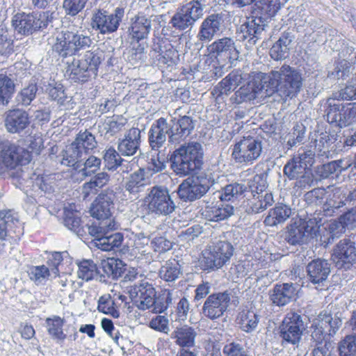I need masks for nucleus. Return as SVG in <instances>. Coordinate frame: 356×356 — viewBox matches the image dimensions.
Here are the masks:
<instances>
[{
	"label": "nucleus",
	"instance_id": "nucleus-1",
	"mask_svg": "<svg viewBox=\"0 0 356 356\" xmlns=\"http://www.w3.org/2000/svg\"><path fill=\"white\" fill-rule=\"evenodd\" d=\"M195 126V121L188 115L174 118L170 122L161 117L152 124L148 131L149 145L152 150L159 151L164 146L167 138L172 144H179L191 134Z\"/></svg>",
	"mask_w": 356,
	"mask_h": 356
},
{
	"label": "nucleus",
	"instance_id": "nucleus-2",
	"mask_svg": "<svg viewBox=\"0 0 356 356\" xmlns=\"http://www.w3.org/2000/svg\"><path fill=\"white\" fill-rule=\"evenodd\" d=\"M342 325L341 313L323 311L315 318L309 327L311 338L316 343L312 356H331L334 348L331 341Z\"/></svg>",
	"mask_w": 356,
	"mask_h": 356
},
{
	"label": "nucleus",
	"instance_id": "nucleus-3",
	"mask_svg": "<svg viewBox=\"0 0 356 356\" xmlns=\"http://www.w3.org/2000/svg\"><path fill=\"white\" fill-rule=\"evenodd\" d=\"M261 74L266 95L277 93L284 102L297 96L302 87V77L300 71L287 65L268 74Z\"/></svg>",
	"mask_w": 356,
	"mask_h": 356
},
{
	"label": "nucleus",
	"instance_id": "nucleus-4",
	"mask_svg": "<svg viewBox=\"0 0 356 356\" xmlns=\"http://www.w3.org/2000/svg\"><path fill=\"white\" fill-rule=\"evenodd\" d=\"M315 162V153L311 149H299L284 166L283 173L289 180H295L296 191L309 189L318 181L311 167Z\"/></svg>",
	"mask_w": 356,
	"mask_h": 356
},
{
	"label": "nucleus",
	"instance_id": "nucleus-5",
	"mask_svg": "<svg viewBox=\"0 0 356 356\" xmlns=\"http://www.w3.org/2000/svg\"><path fill=\"white\" fill-rule=\"evenodd\" d=\"M203 150L197 142L181 145L170 155V162L172 170L179 176H186L200 169L202 165Z\"/></svg>",
	"mask_w": 356,
	"mask_h": 356
},
{
	"label": "nucleus",
	"instance_id": "nucleus-6",
	"mask_svg": "<svg viewBox=\"0 0 356 356\" xmlns=\"http://www.w3.org/2000/svg\"><path fill=\"white\" fill-rule=\"evenodd\" d=\"M92 44L91 37L83 31L66 29L57 35L52 50L59 57L65 58L79 54Z\"/></svg>",
	"mask_w": 356,
	"mask_h": 356
},
{
	"label": "nucleus",
	"instance_id": "nucleus-7",
	"mask_svg": "<svg viewBox=\"0 0 356 356\" xmlns=\"http://www.w3.org/2000/svg\"><path fill=\"white\" fill-rule=\"evenodd\" d=\"M92 44L91 37L83 31L66 29L57 35L52 50L59 57L65 58L79 54Z\"/></svg>",
	"mask_w": 356,
	"mask_h": 356
},
{
	"label": "nucleus",
	"instance_id": "nucleus-8",
	"mask_svg": "<svg viewBox=\"0 0 356 356\" xmlns=\"http://www.w3.org/2000/svg\"><path fill=\"white\" fill-rule=\"evenodd\" d=\"M174 193L164 186L156 185L148 189L145 198L147 213L155 217H164L174 213L179 204Z\"/></svg>",
	"mask_w": 356,
	"mask_h": 356
},
{
	"label": "nucleus",
	"instance_id": "nucleus-9",
	"mask_svg": "<svg viewBox=\"0 0 356 356\" xmlns=\"http://www.w3.org/2000/svg\"><path fill=\"white\" fill-rule=\"evenodd\" d=\"M234 248L227 241L212 242L202 252L200 260L203 270L216 271L227 265L233 256Z\"/></svg>",
	"mask_w": 356,
	"mask_h": 356
},
{
	"label": "nucleus",
	"instance_id": "nucleus-10",
	"mask_svg": "<svg viewBox=\"0 0 356 356\" xmlns=\"http://www.w3.org/2000/svg\"><path fill=\"white\" fill-rule=\"evenodd\" d=\"M52 13L49 11H33L17 13L12 19L15 31L22 35L29 36L42 31L52 21Z\"/></svg>",
	"mask_w": 356,
	"mask_h": 356
},
{
	"label": "nucleus",
	"instance_id": "nucleus-11",
	"mask_svg": "<svg viewBox=\"0 0 356 356\" xmlns=\"http://www.w3.org/2000/svg\"><path fill=\"white\" fill-rule=\"evenodd\" d=\"M267 178L268 172L265 171L243 182L227 184L222 189L220 198L222 201L228 202L241 196H248L249 193L261 191L268 186Z\"/></svg>",
	"mask_w": 356,
	"mask_h": 356
},
{
	"label": "nucleus",
	"instance_id": "nucleus-12",
	"mask_svg": "<svg viewBox=\"0 0 356 356\" xmlns=\"http://www.w3.org/2000/svg\"><path fill=\"white\" fill-rule=\"evenodd\" d=\"M97 147L95 136L88 129L80 131L75 140L66 146L62 164H74L77 159L90 154Z\"/></svg>",
	"mask_w": 356,
	"mask_h": 356
},
{
	"label": "nucleus",
	"instance_id": "nucleus-13",
	"mask_svg": "<svg viewBox=\"0 0 356 356\" xmlns=\"http://www.w3.org/2000/svg\"><path fill=\"white\" fill-rule=\"evenodd\" d=\"M305 330L303 316L300 313H287L278 327V335L282 345L298 346Z\"/></svg>",
	"mask_w": 356,
	"mask_h": 356
},
{
	"label": "nucleus",
	"instance_id": "nucleus-14",
	"mask_svg": "<svg viewBox=\"0 0 356 356\" xmlns=\"http://www.w3.org/2000/svg\"><path fill=\"white\" fill-rule=\"evenodd\" d=\"M337 94L334 98H329L326 102L325 117L327 122L334 127L343 128L356 121V104H343L336 102L339 99Z\"/></svg>",
	"mask_w": 356,
	"mask_h": 356
},
{
	"label": "nucleus",
	"instance_id": "nucleus-15",
	"mask_svg": "<svg viewBox=\"0 0 356 356\" xmlns=\"http://www.w3.org/2000/svg\"><path fill=\"white\" fill-rule=\"evenodd\" d=\"M124 15L122 7H117L113 12L99 9L92 14L90 26L98 33L111 34L118 31Z\"/></svg>",
	"mask_w": 356,
	"mask_h": 356
},
{
	"label": "nucleus",
	"instance_id": "nucleus-16",
	"mask_svg": "<svg viewBox=\"0 0 356 356\" xmlns=\"http://www.w3.org/2000/svg\"><path fill=\"white\" fill-rule=\"evenodd\" d=\"M263 152V141L258 137H247L234 145L232 156L236 163L251 165L257 160Z\"/></svg>",
	"mask_w": 356,
	"mask_h": 356
},
{
	"label": "nucleus",
	"instance_id": "nucleus-17",
	"mask_svg": "<svg viewBox=\"0 0 356 356\" xmlns=\"http://www.w3.org/2000/svg\"><path fill=\"white\" fill-rule=\"evenodd\" d=\"M212 181L204 175L188 177L177 187L176 193L184 202H193L204 195Z\"/></svg>",
	"mask_w": 356,
	"mask_h": 356
},
{
	"label": "nucleus",
	"instance_id": "nucleus-18",
	"mask_svg": "<svg viewBox=\"0 0 356 356\" xmlns=\"http://www.w3.org/2000/svg\"><path fill=\"white\" fill-rule=\"evenodd\" d=\"M207 51L218 65L231 67L239 57L234 41L228 37L218 39L207 47Z\"/></svg>",
	"mask_w": 356,
	"mask_h": 356
},
{
	"label": "nucleus",
	"instance_id": "nucleus-19",
	"mask_svg": "<svg viewBox=\"0 0 356 356\" xmlns=\"http://www.w3.org/2000/svg\"><path fill=\"white\" fill-rule=\"evenodd\" d=\"M266 26L265 23L259 22L257 19L253 17L252 15L237 28L236 40L243 42L246 49H250L261 38Z\"/></svg>",
	"mask_w": 356,
	"mask_h": 356
},
{
	"label": "nucleus",
	"instance_id": "nucleus-20",
	"mask_svg": "<svg viewBox=\"0 0 356 356\" xmlns=\"http://www.w3.org/2000/svg\"><path fill=\"white\" fill-rule=\"evenodd\" d=\"M31 160V152L24 148L10 143L3 145L0 152V163L2 165V172L5 168L13 169L19 165H26Z\"/></svg>",
	"mask_w": 356,
	"mask_h": 356
},
{
	"label": "nucleus",
	"instance_id": "nucleus-21",
	"mask_svg": "<svg viewBox=\"0 0 356 356\" xmlns=\"http://www.w3.org/2000/svg\"><path fill=\"white\" fill-rule=\"evenodd\" d=\"M231 301V293L228 291L214 293L205 300L201 314L210 320H216L223 316Z\"/></svg>",
	"mask_w": 356,
	"mask_h": 356
},
{
	"label": "nucleus",
	"instance_id": "nucleus-22",
	"mask_svg": "<svg viewBox=\"0 0 356 356\" xmlns=\"http://www.w3.org/2000/svg\"><path fill=\"white\" fill-rule=\"evenodd\" d=\"M332 259L338 269H350L356 264L355 243L350 238L340 240L333 249Z\"/></svg>",
	"mask_w": 356,
	"mask_h": 356
},
{
	"label": "nucleus",
	"instance_id": "nucleus-23",
	"mask_svg": "<svg viewBox=\"0 0 356 356\" xmlns=\"http://www.w3.org/2000/svg\"><path fill=\"white\" fill-rule=\"evenodd\" d=\"M115 195L113 191H102L92 203L90 208L91 216L98 220L106 222H115L112 218Z\"/></svg>",
	"mask_w": 356,
	"mask_h": 356
},
{
	"label": "nucleus",
	"instance_id": "nucleus-24",
	"mask_svg": "<svg viewBox=\"0 0 356 356\" xmlns=\"http://www.w3.org/2000/svg\"><path fill=\"white\" fill-rule=\"evenodd\" d=\"M129 293L134 304L140 310L152 308L156 296L153 285L146 281L131 286Z\"/></svg>",
	"mask_w": 356,
	"mask_h": 356
},
{
	"label": "nucleus",
	"instance_id": "nucleus-25",
	"mask_svg": "<svg viewBox=\"0 0 356 356\" xmlns=\"http://www.w3.org/2000/svg\"><path fill=\"white\" fill-rule=\"evenodd\" d=\"M262 74H259L252 81L248 82L246 86L241 87L230 97L232 104H240L245 102L254 100L260 97H266V87L263 82Z\"/></svg>",
	"mask_w": 356,
	"mask_h": 356
},
{
	"label": "nucleus",
	"instance_id": "nucleus-26",
	"mask_svg": "<svg viewBox=\"0 0 356 356\" xmlns=\"http://www.w3.org/2000/svg\"><path fill=\"white\" fill-rule=\"evenodd\" d=\"M154 54L153 56L158 61L161 67H172L179 60L178 51L168 42L163 39H154L152 47Z\"/></svg>",
	"mask_w": 356,
	"mask_h": 356
},
{
	"label": "nucleus",
	"instance_id": "nucleus-27",
	"mask_svg": "<svg viewBox=\"0 0 356 356\" xmlns=\"http://www.w3.org/2000/svg\"><path fill=\"white\" fill-rule=\"evenodd\" d=\"M223 30V19L220 14L208 15L201 23L197 38L204 43L211 42L216 36L220 35Z\"/></svg>",
	"mask_w": 356,
	"mask_h": 356
},
{
	"label": "nucleus",
	"instance_id": "nucleus-28",
	"mask_svg": "<svg viewBox=\"0 0 356 356\" xmlns=\"http://www.w3.org/2000/svg\"><path fill=\"white\" fill-rule=\"evenodd\" d=\"M141 145V130L132 127L124 134L123 138L117 141V149L123 156H134L140 150Z\"/></svg>",
	"mask_w": 356,
	"mask_h": 356
},
{
	"label": "nucleus",
	"instance_id": "nucleus-29",
	"mask_svg": "<svg viewBox=\"0 0 356 356\" xmlns=\"http://www.w3.org/2000/svg\"><path fill=\"white\" fill-rule=\"evenodd\" d=\"M152 30V22L149 17L143 13H138L131 19L128 32L132 43L136 41L144 42Z\"/></svg>",
	"mask_w": 356,
	"mask_h": 356
},
{
	"label": "nucleus",
	"instance_id": "nucleus-30",
	"mask_svg": "<svg viewBox=\"0 0 356 356\" xmlns=\"http://www.w3.org/2000/svg\"><path fill=\"white\" fill-rule=\"evenodd\" d=\"M29 113L19 108L10 110L6 113L5 127L11 134H20L30 124Z\"/></svg>",
	"mask_w": 356,
	"mask_h": 356
},
{
	"label": "nucleus",
	"instance_id": "nucleus-31",
	"mask_svg": "<svg viewBox=\"0 0 356 356\" xmlns=\"http://www.w3.org/2000/svg\"><path fill=\"white\" fill-rule=\"evenodd\" d=\"M18 218L11 210L0 211V254L4 251L5 241H7L8 233H19L20 227Z\"/></svg>",
	"mask_w": 356,
	"mask_h": 356
},
{
	"label": "nucleus",
	"instance_id": "nucleus-32",
	"mask_svg": "<svg viewBox=\"0 0 356 356\" xmlns=\"http://www.w3.org/2000/svg\"><path fill=\"white\" fill-rule=\"evenodd\" d=\"M307 278L313 284H323L330 273V264L325 259H316L306 267Z\"/></svg>",
	"mask_w": 356,
	"mask_h": 356
},
{
	"label": "nucleus",
	"instance_id": "nucleus-33",
	"mask_svg": "<svg viewBox=\"0 0 356 356\" xmlns=\"http://www.w3.org/2000/svg\"><path fill=\"white\" fill-rule=\"evenodd\" d=\"M296 288L293 283L276 284L270 291V300L277 307H284L296 299Z\"/></svg>",
	"mask_w": 356,
	"mask_h": 356
},
{
	"label": "nucleus",
	"instance_id": "nucleus-34",
	"mask_svg": "<svg viewBox=\"0 0 356 356\" xmlns=\"http://www.w3.org/2000/svg\"><path fill=\"white\" fill-rule=\"evenodd\" d=\"M280 8V0H260L254 3L252 15L253 17L257 19L259 22L268 24Z\"/></svg>",
	"mask_w": 356,
	"mask_h": 356
},
{
	"label": "nucleus",
	"instance_id": "nucleus-35",
	"mask_svg": "<svg viewBox=\"0 0 356 356\" xmlns=\"http://www.w3.org/2000/svg\"><path fill=\"white\" fill-rule=\"evenodd\" d=\"M102 160L94 155H89L88 158L81 157L77 159L74 164H64L72 166L77 175L82 179L92 177L100 169Z\"/></svg>",
	"mask_w": 356,
	"mask_h": 356
},
{
	"label": "nucleus",
	"instance_id": "nucleus-36",
	"mask_svg": "<svg viewBox=\"0 0 356 356\" xmlns=\"http://www.w3.org/2000/svg\"><path fill=\"white\" fill-rule=\"evenodd\" d=\"M66 74L72 83L81 84L85 83L96 77L81 63L80 60L75 58H73L71 63H68Z\"/></svg>",
	"mask_w": 356,
	"mask_h": 356
},
{
	"label": "nucleus",
	"instance_id": "nucleus-37",
	"mask_svg": "<svg viewBox=\"0 0 356 356\" xmlns=\"http://www.w3.org/2000/svg\"><path fill=\"white\" fill-rule=\"evenodd\" d=\"M197 332L195 328L188 325L177 327L171 333V338L175 340V344L182 349L192 348L195 346V340Z\"/></svg>",
	"mask_w": 356,
	"mask_h": 356
},
{
	"label": "nucleus",
	"instance_id": "nucleus-38",
	"mask_svg": "<svg viewBox=\"0 0 356 356\" xmlns=\"http://www.w3.org/2000/svg\"><path fill=\"white\" fill-rule=\"evenodd\" d=\"M147 185V180L145 177V168H140L126 178L124 189L133 197L137 198L138 193L143 191Z\"/></svg>",
	"mask_w": 356,
	"mask_h": 356
},
{
	"label": "nucleus",
	"instance_id": "nucleus-39",
	"mask_svg": "<svg viewBox=\"0 0 356 356\" xmlns=\"http://www.w3.org/2000/svg\"><path fill=\"white\" fill-rule=\"evenodd\" d=\"M285 240L292 245L307 243L312 238L307 230V227L302 225L300 220L296 221L287 227Z\"/></svg>",
	"mask_w": 356,
	"mask_h": 356
},
{
	"label": "nucleus",
	"instance_id": "nucleus-40",
	"mask_svg": "<svg viewBox=\"0 0 356 356\" xmlns=\"http://www.w3.org/2000/svg\"><path fill=\"white\" fill-rule=\"evenodd\" d=\"M266 187L261 191H258L254 193H250L252 199L250 200L249 212L259 213L266 210L274 202L273 196L271 193L266 191Z\"/></svg>",
	"mask_w": 356,
	"mask_h": 356
},
{
	"label": "nucleus",
	"instance_id": "nucleus-41",
	"mask_svg": "<svg viewBox=\"0 0 356 356\" xmlns=\"http://www.w3.org/2000/svg\"><path fill=\"white\" fill-rule=\"evenodd\" d=\"M104 51L99 48H95L86 51L80 58L77 59L92 73V75L97 76L99 65L104 60Z\"/></svg>",
	"mask_w": 356,
	"mask_h": 356
},
{
	"label": "nucleus",
	"instance_id": "nucleus-42",
	"mask_svg": "<svg viewBox=\"0 0 356 356\" xmlns=\"http://www.w3.org/2000/svg\"><path fill=\"white\" fill-rule=\"evenodd\" d=\"M291 213L292 209L289 206L284 204H277L274 208L269 210L264 222L266 226H276L287 220L291 217Z\"/></svg>",
	"mask_w": 356,
	"mask_h": 356
},
{
	"label": "nucleus",
	"instance_id": "nucleus-43",
	"mask_svg": "<svg viewBox=\"0 0 356 356\" xmlns=\"http://www.w3.org/2000/svg\"><path fill=\"white\" fill-rule=\"evenodd\" d=\"M182 274L181 265L175 259H170L161 265L159 270V277L169 285L174 283Z\"/></svg>",
	"mask_w": 356,
	"mask_h": 356
},
{
	"label": "nucleus",
	"instance_id": "nucleus-44",
	"mask_svg": "<svg viewBox=\"0 0 356 356\" xmlns=\"http://www.w3.org/2000/svg\"><path fill=\"white\" fill-rule=\"evenodd\" d=\"M293 36L289 32H284L279 40L270 49V55L273 60H280L289 56V45L292 42Z\"/></svg>",
	"mask_w": 356,
	"mask_h": 356
},
{
	"label": "nucleus",
	"instance_id": "nucleus-45",
	"mask_svg": "<svg viewBox=\"0 0 356 356\" xmlns=\"http://www.w3.org/2000/svg\"><path fill=\"white\" fill-rule=\"evenodd\" d=\"M234 207L226 203H221L211 207H207L204 211L205 218L210 221L218 222L227 219L234 214Z\"/></svg>",
	"mask_w": 356,
	"mask_h": 356
},
{
	"label": "nucleus",
	"instance_id": "nucleus-46",
	"mask_svg": "<svg viewBox=\"0 0 356 356\" xmlns=\"http://www.w3.org/2000/svg\"><path fill=\"white\" fill-rule=\"evenodd\" d=\"M64 323L65 319L56 315L45 320L48 334L57 342H63L67 339V334L63 332Z\"/></svg>",
	"mask_w": 356,
	"mask_h": 356
},
{
	"label": "nucleus",
	"instance_id": "nucleus-47",
	"mask_svg": "<svg viewBox=\"0 0 356 356\" xmlns=\"http://www.w3.org/2000/svg\"><path fill=\"white\" fill-rule=\"evenodd\" d=\"M77 275L79 278L86 282L98 280L100 282H106L104 275H100L97 265L92 260H83L78 264Z\"/></svg>",
	"mask_w": 356,
	"mask_h": 356
},
{
	"label": "nucleus",
	"instance_id": "nucleus-48",
	"mask_svg": "<svg viewBox=\"0 0 356 356\" xmlns=\"http://www.w3.org/2000/svg\"><path fill=\"white\" fill-rule=\"evenodd\" d=\"M259 319V316L256 312L252 310H247L238 314L236 322L242 331L251 333L256 330Z\"/></svg>",
	"mask_w": 356,
	"mask_h": 356
},
{
	"label": "nucleus",
	"instance_id": "nucleus-49",
	"mask_svg": "<svg viewBox=\"0 0 356 356\" xmlns=\"http://www.w3.org/2000/svg\"><path fill=\"white\" fill-rule=\"evenodd\" d=\"M125 266L122 260L115 258H107L101 261V268L104 273L113 280H118L124 274Z\"/></svg>",
	"mask_w": 356,
	"mask_h": 356
},
{
	"label": "nucleus",
	"instance_id": "nucleus-50",
	"mask_svg": "<svg viewBox=\"0 0 356 356\" xmlns=\"http://www.w3.org/2000/svg\"><path fill=\"white\" fill-rule=\"evenodd\" d=\"M122 155L120 153L118 149H115L113 147L111 146L106 148L102 152V159L104 165V169L108 171L114 172L120 167L124 159L122 158Z\"/></svg>",
	"mask_w": 356,
	"mask_h": 356
},
{
	"label": "nucleus",
	"instance_id": "nucleus-51",
	"mask_svg": "<svg viewBox=\"0 0 356 356\" xmlns=\"http://www.w3.org/2000/svg\"><path fill=\"white\" fill-rule=\"evenodd\" d=\"M345 225L340 218L339 220H333L324 228L325 232L321 236V241L325 246L332 243L334 240L339 238L346 229Z\"/></svg>",
	"mask_w": 356,
	"mask_h": 356
},
{
	"label": "nucleus",
	"instance_id": "nucleus-52",
	"mask_svg": "<svg viewBox=\"0 0 356 356\" xmlns=\"http://www.w3.org/2000/svg\"><path fill=\"white\" fill-rule=\"evenodd\" d=\"M177 291L175 289H163L158 297L155 296V302L152 305V311L155 313H161L168 309L172 303L173 299L177 296Z\"/></svg>",
	"mask_w": 356,
	"mask_h": 356
},
{
	"label": "nucleus",
	"instance_id": "nucleus-53",
	"mask_svg": "<svg viewBox=\"0 0 356 356\" xmlns=\"http://www.w3.org/2000/svg\"><path fill=\"white\" fill-rule=\"evenodd\" d=\"M123 241L124 236L120 232L110 235L106 234L103 237L96 239L95 246L104 251H111L120 248Z\"/></svg>",
	"mask_w": 356,
	"mask_h": 356
},
{
	"label": "nucleus",
	"instance_id": "nucleus-54",
	"mask_svg": "<svg viewBox=\"0 0 356 356\" xmlns=\"http://www.w3.org/2000/svg\"><path fill=\"white\" fill-rule=\"evenodd\" d=\"M181 8L195 25V22L204 15V5L198 0H193L183 5Z\"/></svg>",
	"mask_w": 356,
	"mask_h": 356
},
{
	"label": "nucleus",
	"instance_id": "nucleus-55",
	"mask_svg": "<svg viewBox=\"0 0 356 356\" xmlns=\"http://www.w3.org/2000/svg\"><path fill=\"white\" fill-rule=\"evenodd\" d=\"M86 229L89 234L94 237V243L97 238H99L104 236L110 230H114L118 229V225L116 222H106L99 220L98 223H92L91 225H87Z\"/></svg>",
	"mask_w": 356,
	"mask_h": 356
},
{
	"label": "nucleus",
	"instance_id": "nucleus-56",
	"mask_svg": "<svg viewBox=\"0 0 356 356\" xmlns=\"http://www.w3.org/2000/svg\"><path fill=\"white\" fill-rule=\"evenodd\" d=\"M91 179L83 184V190L85 193L89 194L93 191H97L99 188H102L110 180V175L106 172H96Z\"/></svg>",
	"mask_w": 356,
	"mask_h": 356
},
{
	"label": "nucleus",
	"instance_id": "nucleus-57",
	"mask_svg": "<svg viewBox=\"0 0 356 356\" xmlns=\"http://www.w3.org/2000/svg\"><path fill=\"white\" fill-rule=\"evenodd\" d=\"M65 226L76 234L78 236H83L85 233L83 227L81 225V218L76 212L65 211L64 216Z\"/></svg>",
	"mask_w": 356,
	"mask_h": 356
},
{
	"label": "nucleus",
	"instance_id": "nucleus-58",
	"mask_svg": "<svg viewBox=\"0 0 356 356\" xmlns=\"http://www.w3.org/2000/svg\"><path fill=\"white\" fill-rule=\"evenodd\" d=\"M97 309L99 312L111 315L115 318L120 316V312L115 307V301L109 294L104 295L99 298Z\"/></svg>",
	"mask_w": 356,
	"mask_h": 356
},
{
	"label": "nucleus",
	"instance_id": "nucleus-59",
	"mask_svg": "<svg viewBox=\"0 0 356 356\" xmlns=\"http://www.w3.org/2000/svg\"><path fill=\"white\" fill-rule=\"evenodd\" d=\"M353 68L351 62L346 58L337 62L334 65L333 71L329 72L327 76L331 79H343L349 76L353 72Z\"/></svg>",
	"mask_w": 356,
	"mask_h": 356
},
{
	"label": "nucleus",
	"instance_id": "nucleus-60",
	"mask_svg": "<svg viewBox=\"0 0 356 356\" xmlns=\"http://www.w3.org/2000/svg\"><path fill=\"white\" fill-rule=\"evenodd\" d=\"M127 123V120L120 115H113L107 118L104 122L106 135L108 137L115 136L119 133Z\"/></svg>",
	"mask_w": 356,
	"mask_h": 356
},
{
	"label": "nucleus",
	"instance_id": "nucleus-61",
	"mask_svg": "<svg viewBox=\"0 0 356 356\" xmlns=\"http://www.w3.org/2000/svg\"><path fill=\"white\" fill-rule=\"evenodd\" d=\"M170 24L173 28L179 31H185L188 29L191 30L194 26L193 24L181 8H179L177 13L172 16Z\"/></svg>",
	"mask_w": 356,
	"mask_h": 356
},
{
	"label": "nucleus",
	"instance_id": "nucleus-62",
	"mask_svg": "<svg viewBox=\"0 0 356 356\" xmlns=\"http://www.w3.org/2000/svg\"><path fill=\"white\" fill-rule=\"evenodd\" d=\"M126 60L133 66L141 63L145 57V43H138L137 46L133 44V47L125 54Z\"/></svg>",
	"mask_w": 356,
	"mask_h": 356
},
{
	"label": "nucleus",
	"instance_id": "nucleus-63",
	"mask_svg": "<svg viewBox=\"0 0 356 356\" xmlns=\"http://www.w3.org/2000/svg\"><path fill=\"white\" fill-rule=\"evenodd\" d=\"M338 349L340 356H356V334L346 336Z\"/></svg>",
	"mask_w": 356,
	"mask_h": 356
},
{
	"label": "nucleus",
	"instance_id": "nucleus-64",
	"mask_svg": "<svg viewBox=\"0 0 356 356\" xmlns=\"http://www.w3.org/2000/svg\"><path fill=\"white\" fill-rule=\"evenodd\" d=\"M28 274L29 278L33 281L36 284H42L48 277L50 275L51 272L49 268L44 265L31 266Z\"/></svg>",
	"mask_w": 356,
	"mask_h": 356
}]
</instances>
